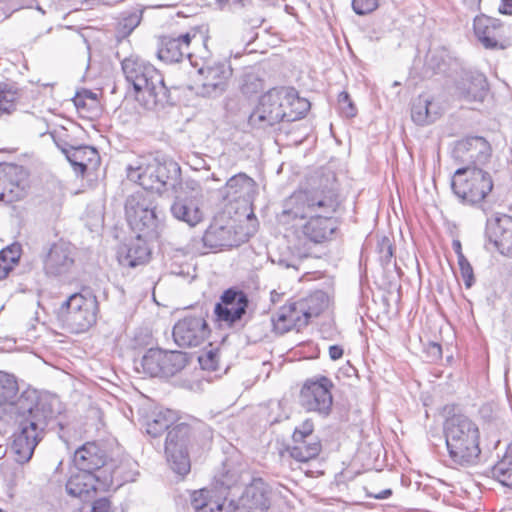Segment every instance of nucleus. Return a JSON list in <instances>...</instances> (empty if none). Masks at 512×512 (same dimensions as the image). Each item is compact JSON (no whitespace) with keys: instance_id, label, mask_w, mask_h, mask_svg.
<instances>
[{"instance_id":"26","label":"nucleus","mask_w":512,"mask_h":512,"mask_svg":"<svg viewBox=\"0 0 512 512\" xmlns=\"http://www.w3.org/2000/svg\"><path fill=\"white\" fill-rule=\"evenodd\" d=\"M225 503L226 497L216 488H203L191 495V505L195 512H232V508L225 506Z\"/></svg>"},{"instance_id":"15","label":"nucleus","mask_w":512,"mask_h":512,"mask_svg":"<svg viewBox=\"0 0 512 512\" xmlns=\"http://www.w3.org/2000/svg\"><path fill=\"white\" fill-rule=\"evenodd\" d=\"M210 334L205 318L201 315H187L178 320L172 331L174 342L182 348L197 347Z\"/></svg>"},{"instance_id":"63","label":"nucleus","mask_w":512,"mask_h":512,"mask_svg":"<svg viewBox=\"0 0 512 512\" xmlns=\"http://www.w3.org/2000/svg\"><path fill=\"white\" fill-rule=\"evenodd\" d=\"M454 248L457 254L461 252V244L459 241L454 242Z\"/></svg>"},{"instance_id":"13","label":"nucleus","mask_w":512,"mask_h":512,"mask_svg":"<svg viewBox=\"0 0 512 512\" xmlns=\"http://www.w3.org/2000/svg\"><path fill=\"white\" fill-rule=\"evenodd\" d=\"M75 249L64 241L53 243L43 254V271L48 277L68 278L75 269Z\"/></svg>"},{"instance_id":"42","label":"nucleus","mask_w":512,"mask_h":512,"mask_svg":"<svg viewBox=\"0 0 512 512\" xmlns=\"http://www.w3.org/2000/svg\"><path fill=\"white\" fill-rule=\"evenodd\" d=\"M230 230L224 227L210 228L202 237V241L209 248L232 247L233 244L228 240Z\"/></svg>"},{"instance_id":"44","label":"nucleus","mask_w":512,"mask_h":512,"mask_svg":"<svg viewBox=\"0 0 512 512\" xmlns=\"http://www.w3.org/2000/svg\"><path fill=\"white\" fill-rule=\"evenodd\" d=\"M198 361L203 370L215 371L218 368V351L211 348L200 354Z\"/></svg>"},{"instance_id":"41","label":"nucleus","mask_w":512,"mask_h":512,"mask_svg":"<svg viewBox=\"0 0 512 512\" xmlns=\"http://www.w3.org/2000/svg\"><path fill=\"white\" fill-rule=\"evenodd\" d=\"M492 473L501 484L512 488V443L508 445L502 459L495 464Z\"/></svg>"},{"instance_id":"53","label":"nucleus","mask_w":512,"mask_h":512,"mask_svg":"<svg viewBox=\"0 0 512 512\" xmlns=\"http://www.w3.org/2000/svg\"><path fill=\"white\" fill-rule=\"evenodd\" d=\"M261 83L258 79L253 76H246L244 83L241 86V90L244 94L255 93L260 89Z\"/></svg>"},{"instance_id":"11","label":"nucleus","mask_w":512,"mask_h":512,"mask_svg":"<svg viewBox=\"0 0 512 512\" xmlns=\"http://www.w3.org/2000/svg\"><path fill=\"white\" fill-rule=\"evenodd\" d=\"M281 121H285L283 96L280 88L270 89L263 94L249 116L248 124L252 129L266 131Z\"/></svg>"},{"instance_id":"47","label":"nucleus","mask_w":512,"mask_h":512,"mask_svg":"<svg viewBox=\"0 0 512 512\" xmlns=\"http://www.w3.org/2000/svg\"><path fill=\"white\" fill-rule=\"evenodd\" d=\"M458 265L461 271L465 286L470 288L474 283L473 268L462 252L458 253Z\"/></svg>"},{"instance_id":"50","label":"nucleus","mask_w":512,"mask_h":512,"mask_svg":"<svg viewBox=\"0 0 512 512\" xmlns=\"http://www.w3.org/2000/svg\"><path fill=\"white\" fill-rule=\"evenodd\" d=\"M378 0H352V8L357 15H366L378 7Z\"/></svg>"},{"instance_id":"18","label":"nucleus","mask_w":512,"mask_h":512,"mask_svg":"<svg viewBox=\"0 0 512 512\" xmlns=\"http://www.w3.org/2000/svg\"><path fill=\"white\" fill-rule=\"evenodd\" d=\"M232 512H266L270 507V488L262 479H254L236 503L231 501Z\"/></svg>"},{"instance_id":"31","label":"nucleus","mask_w":512,"mask_h":512,"mask_svg":"<svg viewBox=\"0 0 512 512\" xmlns=\"http://www.w3.org/2000/svg\"><path fill=\"white\" fill-rule=\"evenodd\" d=\"M135 467L136 463L129 459L122 461L119 465L108 463L104 473L100 474V476H106L111 479L108 483V489L114 484L121 486L124 483L135 481L138 474Z\"/></svg>"},{"instance_id":"24","label":"nucleus","mask_w":512,"mask_h":512,"mask_svg":"<svg viewBox=\"0 0 512 512\" xmlns=\"http://www.w3.org/2000/svg\"><path fill=\"white\" fill-rule=\"evenodd\" d=\"M158 158L140 157L127 165V177L142 186V190H155Z\"/></svg>"},{"instance_id":"64","label":"nucleus","mask_w":512,"mask_h":512,"mask_svg":"<svg viewBox=\"0 0 512 512\" xmlns=\"http://www.w3.org/2000/svg\"><path fill=\"white\" fill-rule=\"evenodd\" d=\"M490 240L493 241L496 246H499L502 242L501 239H498L497 237L493 239L492 236H490Z\"/></svg>"},{"instance_id":"25","label":"nucleus","mask_w":512,"mask_h":512,"mask_svg":"<svg viewBox=\"0 0 512 512\" xmlns=\"http://www.w3.org/2000/svg\"><path fill=\"white\" fill-rule=\"evenodd\" d=\"M191 35L185 33L178 37L164 36L159 41L157 57L166 63L180 62L184 56H190Z\"/></svg>"},{"instance_id":"8","label":"nucleus","mask_w":512,"mask_h":512,"mask_svg":"<svg viewBox=\"0 0 512 512\" xmlns=\"http://www.w3.org/2000/svg\"><path fill=\"white\" fill-rule=\"evenodd\" d=\"M194 437L192 426L185 422L175 424L167 433L165 455L170 468L178 475L190 472L188 447Z\"/></svg>"},{"instance_id":"1","label":"nucleus","mask_w":512,"mask_h":512,"mask_svg":"<svg viewBox=\"0 0 512 512\" xmlns=\"http://www.w3.org/2000/svg\"><path fill=\"white\" fill-rule=\"evenodd\" d=\"M340 205L334 189L300 190L283 203V216L306 220L301 234L309 243L324 244L333 239L338 228L334 214Z\"/></svg>"},{"instance_id":"17","label":"nucleus","mask_w":512,"mask_h":512,"mask_svg":"<svg viewBox=\"0 0 512 512\" xmlns=\"http://www.w3.org/2000/svg\"><path fill=\"white\" fill-rule=\"evenodd\" d=\"M111 481L106 476L100 474H90L79 471L73 474L66 483V492L73 497H77L87 503L95 498L98 491L108 490V483Z\"/></svg>"},{"instance_id":"22","label":"nucleus","mask_w":512,"mask_h":512,"mask_svg":"<svg viewBox=\"0 0 512 512\" xmlns=\"http://www.w3.org/2000/svg\"><path fill=\"white\" fill-rule=\"evenodd\" d=\"M456 91L460 98L468 102H482L488 92L487 78L479 71H463L456 84Z\"/></svg>"},{"instance_id":"30","label":"nucleus","mask_w":512,"mask_h":512,"mask_svg":"<svg viewBox=\"0 0 512 512\" xmlns=\"http://www.w3.org/2000/svg\"><path fill=\"white\" fill-rule=\"evenodd\" d=\"M177 420V415L170 409L153 411L145 419L146 433L152 437L161 436L166 430H170Z\"/></svg>"},{"instance_id":"55","label":"nucleus","mask_w":512,"mask_h":512,"mask_svg":"<svg viewBox=\"0 0 512 512\" xmlns=\"http://www.w3.org/2000/svg\"><path fill=\"white\" fill-rule=\"evenodd\" d=\"M498 11L503 15H512V0H501Z\"/></svg>"},{"instance_id":"46","label":"nucleus","mask_w":512,"mask_h":512,"mask_svg":"<svg viewBox=\"0 0 512 512\" xmlns=\"http://www.w3.org/2000/svg\"><path fill=\"white\" fill-rule=\"evenodd\" d=\"M314 423L311 419H306L294 429L292 441H299L306 438H318L313 435Z\"/></svg>"},{"instance_id":"62","label":"nucleus","mask_w":512,"mask_h":512,"mask_svg":"<svg viewBox=\"0 0 512 512\" xmlns=\"http://www.w3.org/2000/svg\"><path fill=\"white\" fill-rule=\"evenodd\" d=\"M279 264L285 268H289V267H292V265L290 263H288L286 260H283V259H280L279 260Z\"/></svg>"},{"instance_id":"5","label":"nucleus","mask_w":512,"mask_h":512,"mask_svg":"<svg viewBox=\"0 0 512 512\" xmlns=\"http://www.w3.org/2000/svg\"><path fill=\"white\" fill-rule=\"evenodd\" d=\"M125 217L137 238L153 239L158 236L163 214L159 210L156 197L150 191L138 190L128 195L125 204Z\"/></svg>"},{"instance_id":"35","label":"nucleus","mask_w":512,"mask_h":512,"mask_svg":"<svg viewBox=\"0 0 512 512\" xmlns=\"http://www.w3.org/2000/svg\"><path fill=\"white\" fill-rule=\"evenodd\" d=\"M411 118L417 125L433 123L438 118L437 106L428 97L421 95L412 104Z\"/></svg>"},{"instance_id":"14","label":"nucleus","mask_w":512,"mask_h":512,"mask_svg":"<svg viewBox=\"0 0 512 512\" xmlns=\"http://www.w3.org/2000/svg\"><path fill=\"white\" fill-rule=\"evenodd\" d=\"M220 299L214 308L216 320L220 325L232 327L246 315L249 299L243 291L229 288L223 292Z\"/></svg>"},{"instance_id":"48","label":"nucleus","mask_w":512,"mask_h":512,"mask_svg":"<svg viewBox=\"0 0 512 512\" xmlns=\"http://www.w3.org/2000/svg\"><path fill=\"white\" fill-rule=\"evenodd\" d=\"M80 512H111L110 502L106 498L92 499L81 505Z\"/></svg>"},{"instance_id":"23","label":"nucleus","mask_w":512,"mask_h":512,"mask_svg":"<svg viewBox=\"0 0 512 512\" xmlns=\"http://www.w3.org/2000/svg\"><path fill=\"white\" fill-rule=\"evenodd\" d=\"M271 322L274 331L278 334H284L292 329L300 331L309 324L307 317L300 312L299 300L282 306L271 318Z\"/></svg>"},{"instance_id":"21","label":"nucleus","mask_w":512,"mask_h":512,"mask_svg":"<svg viewBox=\"0 0 512 512\" xmlns=\"http://www.w3.org/2000/svg\"><path fill=\"white\" fill-rule=\"evenodd\" d=\"M73 462L79 471L90 474H103L106 467V453L96 442H87L79 447Z\"/></svg>"},{"instance_id":"34","label":"nucleus","mask_w":512,"mask_h":512,"mask_svg":"<svg viewBox=\"0 0 512 512\" xmlns=\"http://www.w3.org/2000/svg\"><path fill=\"white\" fill-rule=\"evenodd\" d=\"M321 448V442L318 438H306L292 441V445L287 448V451L294 460L308 462L319 455Z\"/></svg>"},{"instance_id":"12","label":"nucleus","mask_w":512,"mask_h":512,"mask_svg":"<svg viewBox=\"0 0 512 512\" xmlns=\"http://www.w3.org/2000/svg\"><path fill=\"white\" fill-rule=\"evenodd\" d=\"M332 388V381L325 376L307 379L300 391L301 406L309 412L329 415L333 404Z\"/></svg>"},{"instance_id":"32","label":"nucleus","mask_w":512,"mask_h":512,"mask_svg":"<svg viewBox=\"0 0 512 512\" xmlns=\"http://www.w3.org/2000/svg\"><path fill=\"white\" fill-rule=\"evenodd\" d=\"M150 251L145 243L137 242L125 246L118 252L119 264L123 267L135 268L148 262Z\"/></svg>"},{"instance_id":"61","label":"nucleus","mask_w":512,"mask_h":512,"mask_svg":"<svg viewBox=\"0 0 512 512\" xmlns=\"http://www.w3.org/2000/svg\"><path fill=\"white\" fill-rule=\"evenodd\" d=\"M279 296L280 294H278L276 291L271 292V301L275 303L278 301Z\"/></svg>"},{"instance_id":"39","label":"nucleus","mask_w":512,"mask_h":512,"mask_svg":"<svg viewBox=\"0 0 512 512\" xmlns=\"http://www.w3.org/2000/svg\"><path fill=\"white\" fill-rule=\"evenodd\" d=\"M455 60L444 47L432 48L425 59V67L433 73H446Z\"/></svg>"},{"instance_id":"29","label":"nucleus","mask_w":512,"mask_h":512,"mask_svg":"<svg viewBox=\"0 0 512 512\" xmlns=\"http://www.w3.org/2000/svg\"><path fill=\"white\" fill-rule=\"evenodd\" d=\"M157 170L156 192L161 193L169 188H175L180 183L181 169L172 159H158Z\"/></svg>"},{"instance_id":"52","label":"nucleus","mask_w":512,"mask_h":512,"mask_svg":"<svg viewBox=\"0 0 512 512\" xmlns=\"http://www.w3.org/2000/svg\"><path fill=\"white\" fill-rule=\"evenodd\" d=\"M240 482H242V475L236 471H227L220 479L221 485L227 489L232 488Z\"/></svg>"},{"instance_id":"7","label":"nucleus","mask_w":512,"mask_h":512,"mask_svg":"<svg viewBox=\"0 0 512 512\" xmlns=\"http://www.w3.org/2000/svg\"><path fill=\"white\" fill-rule=\"evenodd\" d=\"M451 187L462 203L476 205L492 191L493 181L490 174L481 168L464 166L455 171Z\"/></svg>"},{"instance_id":"60","label":"nucleus","mask_w":512,"mask_h":512,"mask_svg":"<svg viewBox=\"0 0 512 512\" xmlns=\"http://www.w3.org/2000/svg\"><path fill=\"white\" fill-rule=\"evenodd\" d=\"M500 220H497L494 224L489 225L488 231H491L492 229H500Z\"/></svg>"},{"instance_id":"27","label":"nucleus","mask_w":512,"mask_h":512,"mask_svg":"<svg viewBox=\"0 0 512 512\" xmlns=\"http://www.w3.org/2000/svg\"><path fill=\"white\" fill-rule=\"evenodd\" d=\"M473 28L475 36L485 48H498L502 37V26L498 19L486 15L476 16Z\"/></svg>"},{"instance_id":"10","label":"nucleus","mask_w":512,"mask_h":512,"mask_svg":"<svg viewBox=\"0 0 512 512\" xmlns=\"http://www.w3.org/2000/svg\"><path fill=\"white\" fill-rule=\"evenodd\" d=\"M187 364L186 354L179 351H164L151 348L142 356L136 369L150 377H170L181 371Z\"/></svg>"},{"instance_id":"56","label":"nucleus","mask_w":512,"mask_h":512,"mask_svg":"<svg viewBox=\"0 0 512 512\" xmlns=\"http://www.w3.org/2000/svg\"><path fill=\"white\" fill-rule=\"evenodd\" d=\"M74 104L78 109L86 107L85 98L82 92H78L76 94V96L74 97Z\"/></svg>"},{"instance_id":"49","label":"nucleus","mask_w":512,"mask_h":512,"mask_svg":"<svg viewBox=\"0 0 512 512\" xmlns=\"http://www.w3.org/2000/svg\"><path fill=\"white\" fill-rule=\"evenodd\" d=\"M21 247L18 244L7 246L0 251V257L5 260L6 264L13 269V266L19 261Z\"/></svg>"},{"instance_id":"36","label":"nucleus","mask_w":512,"mask_h":512,"mask_svg":"<svg viewBox=\"0 0 512 512\" xmlns=\"http://www.w3.org/2000/svg\"><path fill=\"white\" fill-rule=\"evenodd\" d=\"M328 302L327 294L318 290L299 299V309L310 322L312 318L318 317L327 308Z\"/></svg>"},{"instance_id":"37","label":"nucleus","mask_w":512,"mask_h":512,"mask_svg":"<svg viewBox=\"0 0 512 512\" xmlns=\"http://www.w3.org/2000/svg\"><path fill=\"white\" fill-rule=\"evenodd\" d=\"M172 215L189 226H195L202 219V214L192 201L187 199H176L171 206Z\"/></svg>"},{"instance_id":"4","label":"nucleus","mask_w":512,"mask_h":512,"mask_svg":"<svg viewBox=\"0 0 512 512\" xmlns=\"http://www.w3.org/2000/svg\"><path fill=\"white\" fill-rule=\"evenodd\" d=\"M444 434L449 457L454 464L470 466L480 455L479 429L464 415H453L444 424Z\"/></svg>"},{"instance_id":"6","label":"nucleus","mask_w":512,"mask_h":512,"mask_svg":"<svg viewBox=\"0 0 512 512\" xmlns=\"http://www.w3.org/2000/svg\"><path fill=\"white\" fill-rule=\"evenodd\" d=\"M98 301L89 289L72 294L60 307L63 324L73 333L88 330L97 319Z\"/></svg>"},{"instance_id":"33","label":"nucleus","mask_w":512,"mask_h":512,"mask_svg":"<svg viewBox=\"0 0 512 512\" xmlns=\"http://www.w3.org/2000/svg\"><path fill=\"white\" fill-rule=\"evenodd\" d=\"M63 153L74 167V170L81 174L87 170L89 163H92L98 157L97 150L86 145L64 148Z\"/></svg>"},{"instance_id":"28","label":"nucleus","mask_w":512,"mask_h":512,"mask_svg":"<svg viewBox=\"0 0 512 512\" xmlns=\"http://www.w3.org/2000/svg\"><path fill=\"white\" fill-rule=\"evenodd\" d=\"M285 121L293 122L303 118L310 109V102L297 95L294 88L281 87Z\"/></svg>"},{"instance_id":"16","label":"nucleus","mask_w":512,"mask_h":512,"mask_svg":"<svg viewBox=\"0 0 512 512\" xmlns=\"http://www.w3.org/2000/svg\"><path fill=\"white\" fill-rule=\"evenodd\" d=\"M198 73L201 79L197 86V94L202 97L216 98L226 91L232 70L225 63H215L200 68Z\"/></svg>"},{"instance_id":"43","label":"nucleus","mask_w":512,"mask_h":512,"mask_svg":"<svg viewBox=\"0 0 512 512\" xmlns=\"http://www.w3.org/2000/svg\"><path fill=\"white\" fill-rule=\"evenodd\" d=\"M18 94L6 83H0V117L9 116L16 110Z\"/></svg>"},{"instance_id":"2","label":"nucleus","mask_w":512,"mask_h":512,"mask_svg":"<svg viewBox=\"0 0 512 512\" xmlns=\"http://www.w3.org/2000/svg\"><path fill=\"white\" fill-rule=\"evenodd\" d=\"M121 68L126 81L132 84L138 94L137 99L140 100L142 96L146 109L154 110L171 102L164 78L152 64L131 56L121 62Z\"/></svg>"},{"instance_id":"9","label":"nucleus","mask_w":512,"mask_h":512,"mask_svg":"<svg viewBox=\"0 0 512 512\" xmlns=\"http://www.w3.org/2000/svg\"><path fill=\"white\" fill-rule=\"evenodd\" d=\"M16 378L0 371V413L25 415L47 397L38 396L35 390H26L20 395Z\"/></svg>"},{"instance_id":"57","label":"nucleus","mask_w":512,"mask_h":512,"mask_svg":"<svg viewBox=\"0 0 512 512\" xmlns=\"http://www.w3.org/2000/svg\"><path fill=\"white\" fill-rule=\"evenodd\" d=\"M392 491L390 489H385L381 491L379 494L375 495L376 499H387L391 496Z\"/></svg>"},{"instance_id":"54","label":"nucleus","mask_w":512,"mask_h":512,"mask_svg":"<svg viewBox=\"0 0 512 512\" xmlns=\"http://www.w3.org/2000/svg\"><path fill=\"white\" fill-rule=\"evenodd\" d=\"M328 352L330 359L336 361L343 356L344 350L340 345H331Z\"/></svg>"},{"instance_id":"59","label":"nucleus","mask_w":512,"mask_h":512,"mask_svg":"<svg viewBox=\"0 0 512 512\" xmlns=\"http://www.w3.org/2000/svg\"><path fill=\"white\" fill-rule=\"evenodd\" d=\"M82 94H83V96H84V98H85V99H86V98H89V99H91L92 101H96V95H95V94H93L91 91L84 90V91L82 92Z\"/></svg>"},{"instance_id":"20","label":"nucleus","mask_w":512,"mask_h":512,"mask_svg":"<svg viewBox=\"0 0 512 512\" xmlns=\"http://www.w3.org/2000/svg\"><path fill=\"white\" fill-rule=\"evenodd\" d=\"M225 200L230 202H243L251 207L257 195V183L245 173H238L230 177L220 190Z\"/></svg>"},{"instance_id":"38","label":"nucleus","mask_w":512,"mask_h":512,"mask_svg":"<svg viewBox=\"0 0 512 512\" xmlns=\"http://www.w3.org/2000/svg\"><path fill=\"white\" fill-rule=\"evenodd\" d=\"M143 16V9L134 7L120 13L116 25V37L124 39L128 37L140 24Z\"/></svg>"},{"instance_id":"58","label":"nucleus","mask_w":512,"mask_h":512,"mask_svg":"<svg viewBox=\"0 0 512 512\" xmlns=\"http://www.w3.org/2000/svg\"><path fill=\"white\" fill-rule=\"evenodd\" d=\"M5 177H4V171H2L0 169V185H5ZM4 188H2V186H0V198L3 197V194H4Z\"/></svg>"},{"instance_id":"19","label":"nucleus","mask_w":512,"mask_h":512,"mask_svg":"<svg viewBox=\"0 0 512 512\" xmlns=\"http://www.w3.org/2000/svg\"><path fill=\"white\" fill-rule=\"evenodd\" d=\"M490 156V144L486 139L479 136L458 141L453 150V157L456 161L471 167L484 165Z\"/></svg>"},{"instance_id":"45","label":"nucleus","mask_w":512,"mask_h":512,"mask_svg":"<svg viewBox=\"0 0 512 512\" xmlns=\"http://www.w3.org/2000/svg\"><path fill=\"white\" fill-rule=\"evenodd\" d=\"M338 106L340 113L346 118H352L357 113V109L352 102L350 95L345 91L338 95Z\"/></svg>"},{"instance_id":"3","label":"nucleus","mask_w":512,"mask_h":512,"mask_svg":"<svg viewBox=\"0 0 512 512\" xmlns=\"http://www.w3.org/2000/svg\"><path fill=\"white\" fill-rule=\"evenodd\" d=\"M19 429L13 434L11 452L14 460L19 464L29 462L35 448L43 439L45 429L54 418L55 412L49 399L41 400L36 408L25 415H19Z\"/></svg>"},{"instance_id":"40","label":"nucleus","mask_w":512,"mask_h":512,"mask_svg":"<svg viewBox=\"0 0 512 512\" xmlns=\"http://www.w3.org/2000/svg\"><path fill=\"white\" fill-rule=\"evenodd\" d=\"M17 167H11L8 172H4L6 179L5 185H1L4 188L3 197L0 200L5 202H13L21 199L25 195V183L22 179H14L17 175Z\"/></svg>"},{"instance_id":"51","label":"nucleus","mask_w":512,"mask_h":512,"mask_svg":"<svg viewBox=\"0 0 512 512\" xmlns=\"http://www.w3.org/2000/svg\"><path fill=\"white\" fill-rule=\"evenodd\" d=\"M380 259L384 264H389L393 257V246L389 239L384 238L379 244Z\"/></svg>"}]
</instances>
